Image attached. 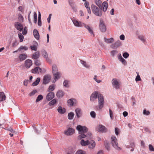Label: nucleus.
<instances>
[{
    "label": "nucleus",
    "mask_w": 154,
    "mask_h": 154,
    "mask_svg": "<svg viewBox=\"0 0 154 154\" xmlns=\"http://www.w3.org/2000/svg\"><path fill=\"white\" fill-rule=\"evenodd\" d=\"M76 129L78 130L81 134L78 136V138L79 140H81L82 138H84L88 136H86L84 134L88 131V128L84 126H82L81 125H78L76 127Z\"/></svg>",
    "instance_id": "obj_1"
},
{
    "label": "nucleus",
    "mask_w": 154,
    "mask_h": 154,
    "mask_svg": "<svg viewBox=\"0 0 154 154\" xmlns=\"http://www.w3.org/2000/svg\"><path fill=\"white\" fill-rule=\"evenodd\" d=\"M91 10L93 13L96 16L101 17L102 15V10L94 4L91 6Z\"/></svg>",
    "instance_id": "obj_2"
},
{
    "label": "nucleus",
    "mask_w": 154,
    "mask_h": 154,
    "mask_svg": "<svg viewBox=\"0 0 154 154\" xmlns=\"http://www.w3.org/2000/svg\"><path fill=\"white\" fill-rule=\"evenodd\" d=\"M111 143L112 146L116 149L119 150L120 148L118 146V144L116 138L114 136L111 137Z\"/></svg>",
    "instance_id": "obj_3"
},
{
    "label": "nucleus",
    "mask_w": 154,
    "mask_h": 154,
    "mask_svg": "<svg viewBox=\"0 0 154 154\" xmlns=\"http://www.w3.org/2000/svg\"><path fill=\"white\" fill-rule=\"evenodd\" d=\"M112 83L113 88L116 89H119L120 88V82L117 79L114 78L112 80Z\"/></svg>",
    "instance_id": "obj_4"
},
{
    "label": "nucleus",
    "mask_w": 154,
    "mask_h": 154,
    "mask_svg": "<svg viewBox=\"0 0 154 154\" xmlns=\"http://www.w3.org/2000/svg\"><path fill=\"white\" fill-rule=\"evenodd\" d=\"M100 94V92L97 91H95L94 92L91 94L90 97V100L91 102L94 101L96 99H97V97H99V95Z\"/></svg>",
    "instance_id": "obj_5"
},
{
    "label": "nucleus",
    "mask_w": 154,
    "mask_h": 154,
    "mask_svg": "<svg viewBox=\"0 0 154 154\" xmlns=\"http://www.w3.org/2000/svg\"><path fill=\"white\" fill-rule=\"evenodd\" d=\"M77 101L75 98H72L69 99L67 101V104L68 106H75L77 105Z\"/></svg>",
    "instance_id": "obj_6"
},
{
    "label": "nucleus",
    "mask_w": 154,
    "mask_h": 154,
    "mask_svg": "<svg viewBox=\"0 0 154 154\" xmlns=\"http://www.w3.org/2000/svg\"><path fill=\"white\" fill-rule=\"evenodd\" d=\"M100 29L102 32H105L106 30V27L103 21L100 20L99 24Z\"/></svg>",
    "instance_id": "obj_7"
},
{
    "label": "nucleus",
    "mask_w": 154,
    "mask_h": 154,
    "mask_svg": "<svg viewBox=\"0 0 154 154\" xmlns=\"http://www.w3.org/2000/svg\"><path fill=\"white\" fill-rule=\"evenodd\" d=\"M51 79V76L49 75H45L43 79V84L46 85L48 84L50 81Z\"/></svg>",
    "instance_id": "obj_8"
},
{
    "label": "nucleus",
    "mask_w": 154,
    "mask_h": 154,
    "mask_svg": "<svg viewBox=\"0 0 154 154\" xmlns=\"http://www.w3.org/2000/svg\"><path fill=\"white\" fill-rule=\"evenodd\" d=\"M72 21L74 26L77 27H82L83 26V23L81 21H78L75 19L72 20Z\"/></svg>",
    "instance_id": "obj_9"
},
{
    "label": "nucleus",
    "mask_w": 154,
    "mask_h": 154,
    "mask_svg": "<svg viewBox=\"0 0 154 154\" xmlns=\"http://www.w3.org/2000/svg\"><path fill=\"white\" fill-rule=\"evenodd\" d=\"M88 143V148L90 150L93 149L96 146V143L94 140H89V143Z\"/></svg>",
    "instance_id": "obj_10"
},
{
    "label": "nucleus",
    "mask_w": 154,
    "mask_h": 154,
    "mask_svg": "<svg viewBox=\"0 0 154 154\" xmlns=\"http://www.w3.org/2000/svg\"><path fill=\"white\" fill-rule=\"evenodd\" d=\"M122 45V43L120 41L118 40L114 44H112L110 45V47L113 49L116 48Z\"/></svg>",
    "instance_id": "obj_11"
},
{
    "label": "nucleus",
    "mask_w": 154,
    "mask_h": 154,
    "mask_svg": "<svg viewBox=\"0 0 154 154\" xmlns=\"http://www.w3.org/2000/svg\"><path fill=\"white\" fill-rule=\"evenodd\" d=\"M98 104L99 106H103L104 105V100L102 94H100L99 95Z\"/></svg>",
    "instance_id": "obj_12"
},
{
    "label": "nucleus",
    "mask_w": 154,
    "mask_h": 154,
    "mask_svg": "<svg viewBox=\"0 0 154 154\" xmlns=\"http://www.w3.org/2000/svg\"><path fill=\"white\" fill-rule=\"evenodd\" d=\"M75 130L72 128H69L65 131V134L67 135H72L75 132Z\"/></svg>",
    "instance_id": "obj_13"
},
{
    "label": "nucleus",
    "mask_w": 154,
    "mask_h": 154,
    "mask_svg": "<svg viewBox=\"0 0 154 154\" xmlns=\"http://www.w3.org/2000/svg\"><path fill=\"white\" fill-rule=\"evenodd\" d=\"M97 130L98 131L103 132H105L107 131V129L104 126L102 125H98V127L97 128Z\"/></svg>",
    "instance_id": "obj_14"
},
{
    "label": "nucleus",
    "mask_w": 154,
    "mask_h": 154,
    "mask_svg": "<svg viewBox=\"0 0 154 154\" xmlns=\"http://www.w3.org/2000/svg\"><path fill=\"white\" fill-rule=\"evenodd\" d=\"M54 97V93L53 92H50L46 96V99L48 101H50Z\"/></svg>",
    "instance_id": "obj_15"
},
{
    "label": "nucleus",
    "mask_w": 154,
    "mask_h": 154,
    "mask_svg": "<svg viewBox=\"0 0 154 154\" xmlns=\"http://www.w3.org/2000/svg\"><path fill=\"white\" fill-rule=\"evenodd\" d=\"M32 64V61L29 59H27L25 61V66L27 68H29Z\"/></svg>",
    "instance_id": "obj_16"
},
{
    "label": "nucleus",
    "mask_w": 154,
    "mask_h": 154,
    "mask_svg": "<svg viewBox=\"0 0 154 154\" xmlns=\"http://www.w3.org/2000/svg\"><path fill=\"white\" fill-rule=\"evenodd\" d=\"M41 68L38 66L32 69V72L34 74H38L40 72H41Z\"/></svg>",
    "instance_id": "obj_17"
},
{
    "label": "nucleus",
    "mask_w": 154,
    "mask_h": 154,
    "mask_svg": "<svg viewBox=\"0 0 154 154\" xmlns=\"http://www.w3.org/2000/svg\"><path fill=\"white\" fill-rule=\"evenodd\" d=\"M33 34L34 37L37 40L39 39L40 35L38 30L36 29L33 30Z\"/></svg>",
    "instance_id": "obj_18"
},
{
    "label": "nucleus",
    "mask_w": 154,
    "mask_h": 154,
    "mask_svg": "<svg viewBox=\"0 0 154 154\" xmlns=\"http://www.w3.org/2000/svg\"><path fill=\"white\" fill-rule=\"evenodd\" d=\"M15 26L17 29L21 31L23 29V26L22 25L18 22H17L15 24Z\"/></svg>",
    "instance_id": "obj_19"
},
{
    "label": "nucleus",
    "mask_w": 154,
    "mask_h": 154,
    "mask_svg": "<svg viewBox=\"0 0 154 154\" xmlns=\"http://www.w3.org/2000/svg\"><path fill=\"white\" fill-rule=\"evenodd\" d=\"M40 53L38 51L35 52L32 55V58L33 59H37L40 57Z\"/></svg>",
    "instance_id": "obj_20"
},
{
    "label": "nucleus",
    "mask_w": 154,
    "mask_h": 154,
    "mask_svg": "<svg viewBox=\"0 0 154 154\" xmlns=\"http://www.w3.org/2000/svg\"><path fill=\"white\" fill-rule=\"evenodd\" d=\"M64 92L62 90L58 91L56 94V96L58 98H60L64 95Z\"/></svg>",
    "instance_id": "obj_21"
},
{
    "label": "nucleus",
    "mask_w": 154,
    "mask_h": 154,
    "mask_svg": "<svg viewBox=\"0 0 154 154\" xmlns=\"http://www.w3.org/2000/svg\"><path fill=\"white\" fill-rule=\"evenodd\" d=\"M61 73L60 72H57L54 73L53 78L54 79L58 80L59 79L60 77Z\"/></svg>",
    "instance_id": "obj_22"
},
{
    "label": "nucleus",
    "mask_w": 154,
    "mask_h": 154,
    "mask_svg": "<svg viewBox=\"0 0 154 154\" xmlns=\"http://www.w3.org/2000/svg\"><path fill=\"white\" fill-rule=\"evenodd\" d=\"M58 112L61 114H64L66 112V109L62 106H59L57 109Z\"/></svg>",
    "instance_id": "obj_23"
},
{
    "label": "nucleus",
    "mask_w": 154,
    "mask_h": 154,
    "mask_svg": "<svg viewBox=\"0 0 154 154\" xmlns=\"http://www.w3.org/2000/svg\"><path fill=\"white\" fill-rule=\"evenodd\" d=\"M104 41L105 42L108 43L110 44L113 42L114 41V39L111 38L109 39L106 38H104Z\"/></svg>",
    "instance_id": "obj_24"
},
{
    "label": "nucleus",
    "mask_w": 154,
    "mask_h": 154,
    "mask_svg": "<svg viewBox=\"0 0 154 154\" xmlns=\"http://www.w3.org/2000/svg\"><path fill=\"white\" fill-rule=\"evenodd\" d=\"M76 115L78 118L80 117L82 115V112L80 109L77 108L75 109Z\"/></svg>",
    "instance_id": "obj_25"
},
{
    "label": "nucleus",
    "mask_w": 154,
    "mask_h": 154,
    "mask_svg": "<svg viewBox=\"0 0 154 154\" xmlns=\"http://www.w3.org/2000/svg\"><path fill=\"white\" fill-rule=\"evenodd\" d=\"M85 6L87 9L88 13L89 14H91V11L89 7V3L88 2H85Z\"/></svg>",
    "instance_id": "obj_26"
},
{
    "label": "nucleus",
    "mask_w": 154,
    "mask_h": 154,
    "mask_svg": "<svg viewBox=\"0 0 154 154\" xmlns=\"http://www.w3.org/2000/svg\"><path fill=\"white\" fill-rule=\"evenodd\" d=\"M89 143V140H87L85 141L84 140H82L81 141L80 143L81 145L83 146H88V143Z\"/></svg>",
    "instance_id": "obj_27"
},
{
    "label": "nucleus",
    "mask_w": 154,
    "mask_h": 154,
    "mask_svg": "<svg viewBox=\"0 0 154 154\" xmlns=\"http://www.w3.org/2000/svg\"><path fill=\"white\" fill-rule=\"evenodd\" d=\"M103 8V11L104 12H105L108 8V4L107 2H104L102 4Z\"/></svg>",
    "instance_id": "obj_28"
},
{
    "label": "nucleus",
    "mask_w": 154,
    "mask_h": 154,
    "mask_svg": "<svg viewBox=\"0 0 154 154\" xmlns=\"http://www.w3.org/2000/svg\"><path fill=\"white\" fill-rule=\"evenodd\" d=\"M6 96L3 92H0V101H3L5 100Z\"/></svg>",
    "instance_id": "obj_29"
},
{
    "label": "nucleus",
    "mask_w": 154,
    "mask_h": 154,
    "mask_svg": "<svg viewBox=\"0 0 154 154\" xmlns=\"http://www.w3.org/2000/svg\"><path fill=\"white\" fill-rule=\"evenodd\" d=\"M27 57L26 55L25 54H22L20 55L19 58L20 61H22L25 60Z\"/></svg>",
    "instance_id": "obj_30"
},
{
    "label": "nucleus",
    "mask_w": 154,
    "mask_h": 154,
    "mask_svg": "<svg viewBox=\"0 0 154 154\" xmlns=\"http://www.w3.org/2000/svg\"><path fill=\"white\" fill-rule=\"evenodd\" d=\"M94 2L100 8H102V1L100 0H94Z\"/></svg>",
    "instance_id": "obj_31"
},
{
    "label": "nucleus",
    "mask_w": 154,
    "mask_h": 154,
    "mask_svg": "<svg viewBox=\"0 0 154 154\" xmlns=\"http://www.w3.org/2000/svg\"><path fill=\"white\" fill-rule=\"evenodd\" d=\"M81 63L84 66L85 68H89L90 67V65H88L86 62L80 60Z\"/></svg>",
    "instance_id": "obj_32"
},
{
    "label": "nucleus",
    "mask_w": 154,
    "mask_h": 154,
    "mask_svg": "<svg viewBox=\"0 0 154 154\" xmlns=\"http://www.w3.org/2000/svg\"><path fill=\"white\" fill-rule=\"evenodd\" d=\"M40 80V79L39 78H37L35 81L32 83V86H36L37 85L39 84Z\"/></svg>",
    "instance_id": "obj_33"
},
{
    "label": "nucleus",
    "mask_w": 154,
    "mask_h": 154,
    "mask_svg": "<svg viewBox=\"0 0 154 154\" xmlns=\"http://www.w3.org/2000/svg\"><path fill=\"white\" fill-rule=\"evenodd\" d=\"M58 69L57 66L54 64L52 66V71L53 73L58 72Z\"/></svg>",
    "instance_id": "obj_34"
},
{
    "label": "nucleus",
    "mask_w": 154,
    "mask_h": 154,
    "mask_svg": "<svg viewBox=\"0 0 154 154\" xmlns=\"http://www.w3.org/2000/svg\"><path fill=\"white\" fill-rule=\"evenodd\" d=\"M55 89V85H51L49 86L48 88V91L50 92H52Z\"/></svg>",
    "instance_id": "obj_35"
},
{
    "label": "nucleus",
    "mask_w": 154,
    "mask_h": 154,
    "mask_svg": "<svg viewBox=\"0 0 154 154\" xmlns=\"http://www.w3.org/2000/svg\"><path fill=\"white\" fill-rule=\"evenodd\" d=\"M63 86L66 88H68L69 87V81L67 80H65L63 83Z\"/></svg>",
    "instance_id": "obj_36"
},
{
    "label": "nucleus",
    "mask_w": 154,
    "mask_h": 154,
    "mask_svg": "<svg viewBox=\"0 0 154 154\" xmlns=\"http://www.w3.org/2000/svg\"><path fill=\"white\" fill-rule=\"evenodd\" d=\"M74 113L72 112L69 113L68 115V119L70 120L72 119L74 116Z\"/></svg>",
    "instance_id": "obj_37"
},
{
    "label": "nucleus",
    "mask_w": 154,
    "mask_h": 154,
    "mask_svg": "<svg viewBox=\"0 0 154 154\" xmlns=\"http://www.w3.org/2000/svg\"><path fill=\"white\" fill-rule=\"evenodd\" d=\"M138 38L141 40L143 43H144L146 42L145 37L142 35H140L138 36Z\"/></svg>",
    "instance_id": "obj_38"
},
{
    "label": "nucleus",
    "mask_w": 154,
    "mask_h": 154,
    "mask_svg": "<svg viewBox=\"0 0 154 154\" xmlns=\"http://www.w3.org/2000/svg\"><path fill=\"white\" fill-rule=\"evenodd\" d=\"M68 2L69 5L73 9L74 8V2L72 0H68Z\"/></svg>",
    "instance_id": "obj_39"
},
{
    "label": "nucleus",
    "mask_w": 154,
    "mask_h": 154,
    "mask_svg": "<svg viewBox=\"0 0 154 154\" xmlns=\"http://www.w3.org/2000/svg\"><path fill=\"white\" fill-rule=\"evenodd\" d=\"M41 52L42 56L45 58H47V57H48V54L46 51L45 50H42L41 51Z\"/></svg>",
    "instance_id": "obj_40"
},
{
    "label": "nucleus",
    "mask_w": 154,
    "mask_h": 154,
    "mask_svg": "<svg viewBox=\"0 0 154 154\" xmlns=\"http://www.w3.org/2000/svg\"><path fill=\"white\" fill-rule=\"evenodd\" d=\"M18 20L20 23H22L23 21V17L22 15L20 14H18Z\"/></svg>",
    "instance_id": "obj_41"
},
{
    "label": "nucleus",
    "mask_w": 154,
    "mask_h": 154,
    "mask_svg": "<svg viewBox=\"0 0 154 154\" xmlns=\"http://www.w3.org/2000/svg\"><path fill=\"white\" fill-rule=\"evenodd\" d=\"M43 98V97L42 95H39L37 97V99L36 100V102H38L40 101V100L42 99Z\"/></svg>",
    "instance_id": "obj_42"
},
{
    "label": "nucleus",
    "mask_w": 154,
    "mask_h": 154,
    "mask_svg": "<svg viewBox=\"0 0 154 154\" xmlns=\"http://www.w3.org/2000/svg\"><path fill=\"white\" fill-rule=\"evenodd\" d=\"M57 102V100L56 99H54L52 100L49 103V105H54Z\"/></svg>",
    "instance_id": "obj_43"
},
{
    "label": "nucleus",
    "mask_w": 154,
    "mask_h": 154,
    "mask_svg": "<svg viewBox=\"0 0 154 154\" xmlns=\"http://www.w3.org/2000/svg\"><path fill=\"white\" fill-rule=\"evenodd\" d=\"M19 37L20 39V42H22L23 41V40L24 38L22 34L21 33L18 34Z\"/></svg>",
    "instance_id": "obj_44"
},
{
    "label": "nucleus",
    "mask_w": 154,
    "mask_h": 154,
    "mask_svg": "<svg viewBox=\"0 0 154 154\" xmlns=\"http://www.w3.org/2000/svg\"><path fill=\"white\" fill-rule=\"evenodd\" d=\"M75 154H86V152L82 150H78Z\"/></svg>",
    "instance_id": "obj_45"
},
{
    "label": "nucleus",
    "mask_w": 154,
    "mask_h": 154,
    "mask_svg": "<svg viewBox=\"0 0 154 154\" xmlns=\"http://www.w3.org/2000/svg\"><path fill=\"white\" fill-rule=\"evenodd\" d=\"M28 48L26 46H21L18 49V50H27Z\"/></svg>",
    "instance_id": "obj_46"
},
{
    "label": "nucleus",
    "mask_w": 154,
    "mask_h": 154,
    "mask_svg": "<svg viewBox=\"0 0 154 154\" xmlns=\"http://www.w3.org/2000/svg\"><path fill=\"white\" fill-rule=\"evenodd\" d=\"M37 92L36 90H34L32 92H31L29 94V95L30 96H32L34 95Z\"/></svg>",
    "instance_id": "obj_47"
},
{
    "label": "nucleus",
    "mask_w": 154,
    "mask_h": 154,
    "mask_svg": "<svg viewBox=\"0 0 154 154\" xmlns=\"http://www.w3.org/2000/svg\"><path fill=\"white\" fill-rule=\"evenodd\" d=\"M34 22L35 23H36L37 20V15L36 13L35 12H34Z\"/></svg>",
    "instance_id": "obj_48"
},
{
    "label": "nucleus",
    "mask_w": 154,
    "mask_h": 154,
    "mask_svg": "<svg viewBox=\"0 0 154 154\" xmlns=\"http://www.w3.org/2000/svg\"><path fill=\"white\" fill-rule=\"evenodd\" d=\"M123 56L125 58H127L129 56V54L127 52H124L123 54Z\"/></svg>",
    "instance_id": "obj_49"
},
{
    "label": "nucleus",
    "mask_w": 154,
    "mask_h": 154,
    "mask_svg": "<svg viewBox=\"0 0 154 154\" xmlns=\"http://www.w3.org/2000/svg\"><path fill=\"white\" fill-rule=\"evenodd\" d=\"M35 64L36 66H38L41 65V62L39 60H36L35 61Z\"/></svg>",
    "instance_id": "obj_50"
},
{
    "label": "nucleus",
    "mask_w": 154,
    "mask_h": 154,
    "mask_svg": "<svg viewBox=\"0 0 154 154\" xmlns=\"http://www.w3.org/2000/svg\"><path fill=\"white\" fill-rule=\"evenodd\" d=\"M120 61H121L122 64H124L125 65L127 64V62L125 60V59H124L123 58H121V59L119 60Z\"/></svg>",
    "instance_id": "obj_51"
},
{
    "label": "nucleus",
    "mask_w": 154,
    "mask_h": 154,
    "mask_svg": "<svg viewBox=\"0 0 154 154\" xmlns=\"http://www.w3.org/2000/svg\"><path fill=\"white\" fill-rule=\"evenodd\" d=\"M109 116L110 117L112 120L113 119V114L112 111L110 109H109Z\"/></svg>",
    "instance_id": "obj_52"
},
{
    "label": "nucleus",
    "mask_w": 154,
    "mask_h": 154,
    "mask_svg": "<svg viewBox=\"0 0 154 154\" xmlns=\"http://www.w3.org/2000/svg\"><path fill=\"white\" fill-rule=\"evenodd\" d=\"M149 150L150 151L154 152V148L153 147V146L152 145L149 144Z\"/></svg>",
    "instance_id": "obj_53"
},
{
    "label": "nucleus",
    "mask_w": 154,
    "mask_h": 154,
    "mask_svg": "<svg viewBox=\"0 0 154 154\" xmlns=\"http://www.w3.org/2000/svg\"><path fill=\"white\" fill-rule=\"evenodd\" d=\"M143 113L144 115H148L149 114L150 112L149 111L144 109L143 111Z\"/></svg>",
    "instance_id": "obj_54"
},
{
    "label": "nucleus",
    "mask_w": 154,
    "mask_h": 154,
    "mask_svg": "<svg viewBox=\"0 0 154 154\" xmlns=\"http://www.w3.org/2000/svg\"><path fill=\"white\" fill-rule=\"evenodd\" d=\"M30 48L32 50L36 51L37 50V48L35 45H32L30 46Z\"/></svg>",
    "instance_id": "obj_55"
},
{
    "label": "nucleus",
    "mask_w": 154,
    "mask_h": 154,
    "mask_svg": "<svg viewBox=\"0 0 154 154\" xmlns=\"http://www.w3.org/2000/svg\"><path fill=\"white\" fill-rule=\"evenodd\" d=\"M118 51L116 50H113L111 52V55L114 56V55L118 53Z\"/></svg>",
    "instance_id": "obj_56"
},
{
    "label": "nucleus",
    "mask_w": 154,
    "mask_h": 154,
    "mask_svg": "<svg viewBox=\"0 0 154 154\" xmlns=\"http://www.w3.org/2000/svg\"><path fill=\"white\" fill-rule=\"evenodd\" d=\"M91 116L93 118H95L96 116V114L94 111H92L90 113Z\"/></svg>",
    "instance_id": "obj_57"
},
{
    "label": "nucleus",
    "mask_w": 154,
    "mask_h": 154,
    "mask_svg": "<svg viewBox=\"0 0 154 154\" xmlns=\"http://www.w3.org/2000/svg\"><path fill=\"white\" fill-rule=\"evenodd\" d=\"M27 33V28L26 27L24 28L23 30V31L22 33L23 35H26Z\"/></svg>",
    "instance_id": "obj_58"
},
{
    "label": "nucleus",
    "mask_w": 154,
    "mask_h": 154,
    "mask_svg": "<svg viewBox=\"0 0 154 154\" xmlns=\"http://www.w3.org/2000/svg\"><path fill=\"white\" fill-rule=\"evenodd\" d=\"M141 80V78L140 76L138 74L136 76L135 80L136 81H140Z\"/></svg>",
    "instance_id": "obj_59"
},
{
    "label": "nucleus",
    "mask_w": 154,
    "mask_h": 154,
    "mask_svg": "<svg viewBox=\"0 0 154 154\" xmlns=\"http://www.w3.org/2000/svg\"><path fill=\"white\" fill-rule=\"evenodd\" d=\"M119 129L117 128H116L115 129V134L116 135H118L119 134Z\"/></svg>",
    "instance_id": "obj_60"
},
{
    "label": "nucleus",
    "mask_w": 154,
    "mask_h": 154,
    "mask_svg": "<svg viewBox=\"0 0 154 154\" xmlns=\"http://www.w3.org/2000/svg\"><path fill=\"white\" fill-rule=\"evenodd\" d=\"M119 38H120V39L121 40H124L125 39V36L124 35H123V34L121 35L120 36Z\"/></svg>",
    "instance_id": "obj_61"
},
{
    "label": "nucleus",
    "mask_w": 154,
    "mask_h": 154,
    "mask_svg": "<svg viewBox=\"0 0 154 154\" xmlns=\"http://www.w3.org/2000/svg\"><path fill=\"white\" fill-rule=\"evenodd\" d=\"M51 15L52 14H50L49 15L48 18H47L48 22V23H50V20L51 19Z\"/></svg>",
    "instance_id": "obj_62"
},
{
    "label": "nucleus",
    "mask_w": 154,
    "mask_h": 154,
    "mask_svg": "<svg viewBox=\"0 0 154 154\" xmlns=\"http://www.w3.org/2000/svg\"><path fill=\"white\" fill-rule=\"evenodd\" d=\"M110 14L112 15L114 14V9L113 8H112L110 11Z\"/></svg>",
    "instance_id": "obj_63"
},
{
    "label": "nucleus",
    "mask_w": 154,
    "mask_h": 154,
    "mask_svg": "<svg viewBox=\"0 0 154 154\" xmlns=\"http://www.w3.org/2000/svg\"><path fill=\"white\" fill-rule=\"evenodd\" d=\"M88 32H89L91 34L93 35L94 36V35L93 33V30H92V29H90L89 30H88Z\"/></svg>",
    "instance_id": "obj_64"
}]
</instances>
